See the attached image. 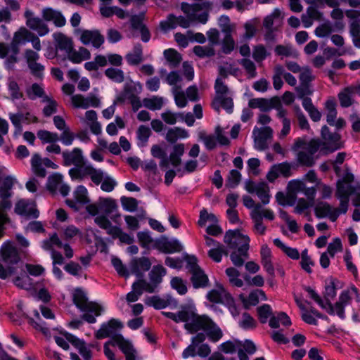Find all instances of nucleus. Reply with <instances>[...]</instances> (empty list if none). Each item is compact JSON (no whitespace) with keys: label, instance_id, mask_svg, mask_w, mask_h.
<instances>
[{"label":"nucleus","instance_id":"f257e3e1","mask_svg":"<svg viewBox=\"0 0 360 360\" xmlns=\"http://www.w3.org/2000/svg\"><path fill=\"white\" fill-rule=\"evenodd\" d=\"M180 309L177 313L162 311V314L176 323L184 322V328L189 334H195L200 330L205 332L209 324H212V319L209 316L197 313L194 304H181Z\"/></svg>","mask_w":360,"mask_h":360},{"label":"nucleus","instance_id":"f03ea898","mask_svg":"<svg viewBox=\"0 0 360 360\" xmlns=\"http://www.w3.org/2000/svg\"><path fill=\"white\" fill-rule=\"evenodd\" d=\"M321 138H313L305 147L307 153L313 156L319 150L321 155L326 156L344 148L341 135L338 132H331L327 125L321 130Z\"/></svg>","mask_w":360,"mask_h":360},{"label":"nucleus","instance_id":"7ed1b4c3","mask_svg":"<svg viewBox=\"0 0 360 360\" xmlns=\"http://www.w3.org/2000/svg\"><path fill=\"white\" fill-rule=\"evenodd\" d=\"M224 242L226 243L231 249L237 248V252L233 251L231 253L230 259L236 266H242L245 262L242 256L245 257L248 256L250 242V237L243 234L239 229H230L226 232L224 237Z\"/></svg>","mask_w":360,"mask_h":360},{"label":"nucleus","instance_id":"20e7f679","mask_svg":"<svg viewBox=\"0 0 360 360\" xmlns=\"http://www.w3.org/2000/svg\"><path fill=\"white\" fill-rule=\"evenodd\" d=\"M72 302L76 307L84 313L81 316L82 319L89 323H96V317L101 316L104 310L97 302L89 301L85 292L79 287L74 290Z\"/></svg>","mask_w":360,"mask_h":360},{"label":"nucleus","instance_id":"39448f33","mask_svg":"<svg viewBox=\"0 0 360 360\" xmlns=\"http://www.w3.org/2000/svg\"><path fill=\"white\" fill-rule=\"evenodd\" d=\"M354 181V175L347 167L342 178L339 179L336 182L335 193L340 191L344 195L347 196V198H349L350 196L354 195L357 192H360V183L352 184Z\"/></svg>","mask_w":360,"mask_h":360},{"label":"nucleus","instance_id":"423d86ee","mask_svg":"<svg viewBox=\"0 0 360 360\" xmlns=\"http://www.w3.org/2000/svg\"><path fill=\"white\" fill-rule=\"evenodd\" d=\"M342 288L341 282L336 278L330 276L325 280L324 291L323 292L324 303L326 309L325 310L331 316L335 315L333 304L331 300L337 295V290Z\"/></svg>","mask_w":360,"mask_h":360},{"label":"nucleus","instance_id":"0eeeda50","mask_svg":"<svg viewBox=\"0 0 360 360\" xmlns=\"http://www.w3.org/2000/svg\"><path fill=\"white\" fill-rule=\"evenodd\" d=\"M153 248L165 254L181 252L184 246L177 238L169 239L165 235H162L155 240Z\"/></svg>","mask_w":360,"mask_h":360},{"label":"nucleus","instance_id":"6e6552de","mask_svg":"<svg viewBox=\"0 0 360 360\" xmlns=\"http://www.w3.org/2000/svg\"><path fill=\"white\" fill-rule=\"evenodd\" d=\"M25 58L31 74L36 78L42 79L45 67L37 62L39 58V53L32 49H26L25 51Z\"/></svg>","mask_w":360,"mask_h":360},{"label":"nucleus","instance_id":"1a4fd4ad","mask_svg":"<svg viewBox=\"0 0 360 360\" xmlns=\"http://www.w3.org/2000/svg\"><path fill=\"white\" fill-rule=\"evenodd\" d=\"M123 326L124 325L120 320L111 318L108 321L101 323L100 328L95 333V338L97 340L109 338L110 335L120 331Z\"/></svg>","mask_w":360,"mask_h":360},{"label":"nucleus","instance_id":"9d476101","mask_svg":"<svg viewBox=\"0 0 360 360\" xmlns=\"http://www.w3.org/2000/svg\"><path fill=\"white\" fill-rule=\"evenodd\" d=\"M26 18V25L31 30L37 31L40 37L47 34L49 32L48 25L39 17H34V13L31 10H26L24 13Z\"/></svg>","mask_w":360,"mask_h":360},{"label":"nucleus","instance_id":"9b49d317","mask_svg":"<svg viewBox=\"0 0 360 360\" xmlns=\"http://www.w3.org/2000/svg\"><path fill=\"white\" fill-rule=\"evenodd\" d=\"M1 255L4 262L16 264L20 259L16 248L10 240L4 242L1 248Z\"/></svg>","mask_w":360,"mask_h":360},{"label":"nucleus","instance_id":"f8f14e48","mask_svg":"<svg viewBox=\"0 0 360 360\" xmlns=\"http://www.w3.org/2000/svg\"><path fill=\"white\" fill-rule=\"evenodd\" d=\"M63 158V165L65 167L74 165L75 166H79L80 165H84L86 160L83 156V153L81 148H75L71 152L68 150L62 153Z\"/></svg>","mask_w":360,"mask_h":360},{"label":"nucleus","instance_id":"ddd939ff","mask_svg":"<svg viewBox=\"0 0 360 360\" xmlns=\"http://www.w3.org/2000/svg\"><path fill=\"white\" fill-rule=\"evenodd\" d=\"M252 134L255 135V143L257 145V148L262 150L266 148V141L272 137L273 130L268 126L261 129L255 127Z\"/></svg>","mask_w":360,"mask_h":360},{"label":"nucleus","instance_id":"4468645a","mask_svg":"<svg viewBox=\"0 0 360 360\" xmlns=\"http://www.w3.org/2000/svg\"><path fill=\"white\" fill-rule=\"evenodd\" d=\"M335 195L340 200V205L338 208H333L330 216V221L332 222L336 221L340 214L347 213L349 202V198H347V196L344 195L340 191L338 193H335Z\"/></svg>","mask_w":360,"mask_h":360},{"label":"nucleus","instance_id":"2eb2a0df","mask_svg":"<svg viewBox=\"0 0 360 360\" xmlns=\"http://www.w3.org/2000/svg\"><path fill=\"white\" fill-rule=\"evenodd\" d=\"M191 281L193 288H205L209 285V278L202 268L191 273Z\"/></svg>","mask_w":360,"mask_h":360},{"label":"nucleus","instance_id":"dca6fc26","mask_svg":"<svg viewBox=\"0 0 360 360\" xmlns=\"http://www.w3.org/2000/svg\"><path fill=\"white\" fill-rule=\"evenodd\" d=\"M137 86H139L138 89L136 85L132 86L126 84L123 91L116 97L113 104L115 105L117 104H123L126 99L129 101V97L131 95H133L135 92L137 94L140 93L142 90V86L139 82L137 83Z\"/></svg>","mask_w":360,"mask_h":360},{"label":"nucleus","instance_id":"f3484780","mask_svg":"<svg viewBox=\"0 0 360 360\" xmlns=\"http://www.w3.org/2000/svg\"><path fill=\"white\" fill-rule=\"evenodd\" d=\"M137 86H139L138 89L136 85L132 86L126 84L123 91L116 97L113 104L115 105L117 104H123L126 99L129 101V97L131 95H133L135 92L137 94L140 93L142 90V86L139 82L137 83Z\"/></svg>","mask_w":360,"mask_h":360},{"label":"nucleus","instance_id":"a211bd4d","mask_svg":"<svg viewBox=\"0 0 360 360\" xmlns=\"http://www.w3.org/2000/svg\"><path fill=\"white\" fill-rule=\"evenodd\" d=\"M137 86H139L138 89L136 85L132 86L126 84L123 91L116 97L113 104L115 105L117 104H123L126 99L129 101V97L131 95H133L135 92L137 94L140 93L142 90V86L139 82L137 83Z\"/></svg>","mask_w":360,"mask_h":360},{"label":"nucleus","instance_id":"6ab92c4d","mask_svg":"<svg viewBox=\"0 0 360 360\" xmlns=\"http://www.w3.org/2000/svg\"><path fill=\"white\" fill-rule=\"evenodd\" d=\"M262 205L259 203L255 206L251 213V217L255 222V228L261 235H264L266 231V226L263 224V216Z\"/></svg>","mask_w":360,"mask_h":360},{"label":"nucleus","instance_id":"aec40b11","mask_svg":"<svg viewBox=\"0 0 360 360\" xmlns=\"http://www.w3.org/2000/svg\"><path fill=\"white\" fill-rule=\"evenodd\" d=\"M280 323L285 327L292 325L290 318L284 311H279L277 314V316H271V319L269 320V326L271 328H278L280 326Z\"/></svg>","mask_w":360,"mask_h":360},{"label":"nucleus","instance_id":"412c9836","mask_svg":"<svg viewBox=\"0 0 360 360\" xmlns=\"http://www.w3.org/2000/svg\"><path fill=\"white\" fill-rule=\"evenodd\" d=\"M333 211V207L328 202L324 201L318 202L314 207V214L318 219L328 217L330 219Z\"/></svg>","mask_w":360,"mask_h":360},{"label":"nucleus","instance_id":"4be33fe9","mask_svg":"<svg viewBox=\"0 0 360 360\" xmlns=\"http://www.w3.org/2000/svg\"><path fill=\"white\" fill-rule=\"evenodd\" d=\"M166 274L167 269L162 265H155L148 274L150 281L159 285L162 282L163 277Z\"/></svg>","mask_w":360,"mask_h":360},{"label":"nucleus","instance_id":"5701e85b","mask_svg":"<svg viewBox=\"0 0 360 360\" xmlns=\"http://www.w3.org/2000/svg\"><path fill=\"white\" fill-rule=\"evenodd\" d=\"M220 103V105L227 113L231 114L233 111V101L231 97L216 96L212 103V107L214 110L219 111V108L215 107V103Z\"/></svg>","mask_w":360,"mask_h":360},{"label":"nucleus","instance_id":"b1692460","mask_svg":"<svg viewBox=\"0 0 360 360\" xmlns=\"http://www.w3.org/2000/svg\"><path fill=\"white\" fill-rule=\"evenodd\" d=\"M256 310L258 319L262 324L266 323L269 319L274 316L272 307L269 304H262Z\"/></svg>","mask_w":360,"mask_h":360},{"label":"nucleus","instance_id":"393cba45","mask_svg":"<svg viewBox=\"0 0 360 360\" xmlns=\"http://www.w3.org/2000/svg\"><path fill=\"white\" fill-rule=\"evenodd\" d=\"M164 56L172 68L179 66L182 60L181 55L175 49L169 48L164 51Z\"/></svg>","mask_w":360,"mask_h":360},{"label":"nucleus","instance_id":"a878e982","mask_svg":"<svg viewBox=\"0 0 360 360\" xmlns=\"http://www.w3.org/2000/svg\"><path fill=\"white\" fill-rule=\"evenodd\" d=\"M239 298L243 303L244 309L247 310L250 309L251 307L257 306L259 302V298L256 289L250 291L247 297L243 294H240Z\"/></svg>","mask_w":360,"mask_h":360},{"label":"nucleus","instance_id":"bb28decb","mask_svg":"<svg viewBox=\"0 0 360 360\" xmlns=\"http://www.w3.org/2000/svg\"><path fill=\"white\" fill-rule=\"evenodd\" d=\"M7 89L12 101L23 98L24 94L20 90L18 82L13 78H9L7 82Z\"/></svg>","mask_w":360,"mask_h":360},{"label":"nucleus","instance_id":"cd10ccee","mask_svg":"<svg viewBox=\"0 0 360 360\" xmlns=\"http://www.w3.org/2000/svg\"><path fill=\"white\" fill-rule=\"evenodd\" d=\"M31 165L33 172L35 174L36 176L41 178L46 176V170L41 165V158L39 154L35 153L33 155L31 159Z\"/></svg>","mask_w":360,"mask_h":360},{"label":"nucleus","instance_id":"c85d7f7f","mask_svg":"<svg viewBox=\"0 0 360 360\" xmlns=\"http://www.w3.org/2000/svg\"><path fill=\"white\" fill-rule=\"evenodd\" d=\"M151 262L148 257H134L131 260L130 269L136 266L139 271H148L151 268Z\"/></svg>","mask_w":360,"mask_h":360},{"label":"nucleus","instance_id":"c756f323","mask_svg":"<svg viewBox=\"0 0 360 360\" xmlns=\"http://www.w3.org/2000/svg\"><path fill=\"white\" fill-rule=\"evenodd\" d=\"M347 17L356 20H353L350 24V34L352 37L360 35V20L358 19L359 13L356 11L347 12Z\"/></svg>","mask_w":360,"mask_h":360},{"label":"nucleus","instance_id":"7c9ffc66","mask_svg":"<svg viewBox=\"0 0 360 360\" xmlns=\"http://www.w3.org/2000/svg\"><path fill=\"white\" fill-rule=\"evenodd\" d=\"M152 134L150 129L146 125H140L136 131V137L140 143H138L139 147L146 146L150 136Z\"/></svg>","mask_w":360,"mask_h":360},{"label":"nucleus","instance_id":"2f4dec72","mask_svg":"<svg viewBox=\"0 0 360 360\" xmlns=\"http://www.w3.org/2000/svg\"><path fill=\"white\" fill-rule=\"evenodd\" d=\"M73 195L75 199L81 205H87L90 202V199L88 197V191L83 185L77 186L74 191Z\"/></svg>","mask_w":360,"mask_h":360},{"label":"nucleus","instance_id":"473e14b6","mask_svg":"<svg viewBox=\"0 0 360 360\" xmlns=\"http://www.w3.org/2000/svg\"><path fill=\"white\" fill-rule=\"evenodd\" d=\"M207 328L205 332L212 342H217L222 338V330L213 321L212 324L210 323Z\"/></svg>","mask_w":360,"mask_h":360},{"label":"nucleus","instance_id":"72a5a7b5","mask_svg":"<svg viewBox=\"0 0 360 360\" xmlns=\"http://www.w3.org/2000/svg\"><path fill=\"white\" fill-rule=\"evenodd\" d=\"M145 304L148 307H153L156 310L165 309L168 307V302L158 295L147 297L145 299Z\"/></svg>","mask_w":360,"mask_h":360},{"label":"nucleus","instance_id":"f704fd0d","mask_svg":"<svg viewBox=\"0 0 360 360\" xmlns=\"http://www.w3.org/2000/svg\"><path fill=\"white\" fill-rule=\"evenodd\" d=\"M186 262V269L191 274L201 267L198 265V257L194 255H189L187 252L183 253V262Z\"/></svg>","mask_w":360,"mask_h":360},{"label":"nucleus","instance_id":"c9c22d12","mask_svg":"<svg viewBox=\"0 0 360 360\" xmlns=\"http://www.w3.org/2000/svg\"><path fill=\"white\" fill-rule=\"evenodd\" d=\"M143 105L145 108L150 110H158L162 108L163 99L162 97L157 96H153L151 98H145L143 99Z\"/></svg>","mask_w":360,"mask_h":360},{"label":"nucleus","instance_id":"e433bc0d","mask_svg":"<svg viewBox=\"0 0 360 360\" xmlns=\"http://www.w3.org/2000/svg\"><path fill=\"white\" fill-rule=\"evenodd\" d=\"M63 175L60 173H53L49 176L46 187L51 193H56L58 186L63 181Z\"/></svg>","mask_w":360,"mask_h":360},{"label":"nucleus","instance_id":"4c0bfd02","mask_svg":"<svg viewBox=\"0 0 360 360\" xmlns=\"http://www.w3.org/2000/svg\"><path fill=\"white\" fill-rule=\"evenodd\" d=\"M25 92L31 101L44 96V90L38 83H33L30 87L26 88Z\"/></svg>","mask_w":360,"mask_h":360},{"label":"nucleus","instance_id":"58836bf2","mask_svg":"<svg viewBox=\"0 0 360 360\" xmlns=\"http://www.w3.org/2000/svg\"><path fill=\"white\" fill-rule=\"evenodd\" d=\"M57 48L62 51H65L68 53L72 51L73 44L71 39L60 33L56 39Z\"/></svg>","mask_w":360,"mask_h":360},{"label":"nucleus","instance_id":"ea45409f","mask_svg":"<svg viewBox=\"0 0 360 360\" xmlns=\"http://www.w3.org/2000/svg\"><path fill=\"white\" fill-rule=\"evenodd\" d=\"M101 210H103L105 215L112 214L117 209V205L115 200L111 198H99Z\"/></svg>","mask_w":360,"mask_h":360},{"label":"nucleus","instance_id":"a19ab883","mask_svg":"<svg viewBox=\"0 0 360 360\" xmlns=\"http://www.w3.org/2000/svg\"><path fill=\"white\" fill-rule=\"evenodd\" d=\"M111 263L120 276L124 277L125 278L129 277L130 274L129 270L120 258L117 257H112Z\"/></svg>","mask_w":360,"mask_h":360},{"label":"nucleus","instance_id":"79ce46f5","mask_svg":"<svg viewBox=\"0 0 360 360\" xmlns=\"http://www.w3.org/2000/svg\"><path fill=\"white\" fill-rule=\"evenodd\" d=\"M111 263L120 276L124 277L125 278L129 277L130 274L129 270L120 258L117 257H112Z\"/></svg>","mask_w":360,"mask_h":360},{"label":"nucleus","instance_id":"37998d69","mask_svg":"<svg viewBox=\"0 0 360 360\" xmlns=\"http://www.w3.org/2000/svg\"><path fill=\"white\" fill-rule=\"evenodd\" d=\"M257 197L261 200L263 205H267L269 203L270 194L267 184L262 181L259 183V188L255 193Z\"/></svg>","mask_w":360,"mask_h":360},{"label":"nucleus","instance_id":"c03bdc74","mask_svg":"<svg viewBox=\"0 0 360 360\" xmlns=\"http://www.w3.org/2000/svg\"><path fill=\"white\" fill-rule=\"evenodd\" d=\"M198 138L204 142L205 148L208 150H212L217 147V139L214 135H207L205 131L198 133Z\"/></svg>","mask_w":360,"mask_h":360},{"label":"nucleus","instance_id":"a18cd8bd","mask_svg":"<svg viewBox=\"0 0 360 360\" xmlns=\"http://www.w3.org/2000/svg\"><path fill=\"white\" fill-rule=\"evenodd\" d=\"M105 75L107 77L116 83H122L124 79V72L120 69L109 68L105 70Z\"/></svg>","mask_w":360,"mask_h":360},{"label":"nucleus","instance_id":"49530a36","mask_svg":"<svg viewBox=\"0 0 360 360\" xmlns=\"http://www.w3.org/2000/svg\"><path fill=\"white\" fill-rule=\"evenodd\" d=\"M120 202L123 209L130 212L136 211L139 205L138 200L132 197L122 196Z\"/></svg>","mask_w":360,"mask_h":360},{"label":"nucleus","instance_id":"de8ad7c7","mask_svg":"<svg viewBox=\"0 0 360 360\" xmlns=\"http://www.w3.org/2000/svg\"><path fill=\"white\" fill-rule=\"evenodd\" d=\"M38 138L44 143H53L59 140L57 133L41 129L37 132Z\"/></svg>","mask_w":360,"mask_h":360},{"label":"nucleus","instance_id":"09e8293b","mask_svg":"<svg viewBox=\"0 0 360 360\" xmlns=\"http://www.w3.org/2000/svg\"><path fill=\"white\" fill-rule=\"evenodd\" d=\"M352 93L351 88L346 87L343 91L338 94V98L342 108H348L352 105Z\"/></svg>","mask_w":360,"mask_h":360},{"label":"nucleus","instance_id":"8fccbe9b","mask_svg":"<svg viewBox=\"0 0 360 360\" xmlns=\"http://www.w3.org/2000/svg\"><path fill=\"white\" fill-rule=\"evenodd\" d=\"M275 53L277 56H285V57H293L297 58L298 56L297 52L293 50L290 46L277 45L274 49Z\"/></svg>","mask_w":360,"mask_h":360},{"label":"nucleus","instance_id":"3c124183","mask_svg":"<svg viewBox=\"0 0 360 360\" xmlns=\"http://www.w3.org/2000/svg\"><path fill=\"white\" fill-rule=\"evenodd\" d=\"M297 156V162L302 166L311 167L315 164L314 156L307 152L300 151Z\"/></svg>","mask_w":360,"mask_h":360},{"label":"nucleus","instance_id":"603ef678","mask_svg":"<svg viewBox=\"0 0 360 360\" xmlns=\"http://www.w3.org/2000/svg\"><path fill=\"white\" fill-rule=\"evenodd\" d=\"M241 180V174L236 169H231L226 179V186L235 188Z\"/></svg>","mask_w":360,"mask_h":360},{"label":"nucleus","instance_id":"864d4df0","mask_svg":"<svg viewBox=\"0 0 360 360\" xmlns=\"http://www.w3.org/2000/svg\"><path fill=\"white\" fill-rule=\"evenodd\" d=\"M269 55L267 52L266 48L263 44H258L254 46L252 51V58L254 60L260 63L266 59V58Z\"/></svg>","mask_w":360,"mask_h":360},{"label":"nucleus","instance_id":"5fc2aeb1","mask_svg":"<svg viewBox=\"0 0 360 360\" xmlns=\"http://www.w3.org/2000/svg\"><path fill=\"white\" fill-rule=\"evenodd\" d=\"M193 53L199 58L212 57L215 55V51L212 46H195L193 49Z\"/></svg>","mask_w":360,"mask_h":360},{"label":"nucleus","instance_id":"6e6d98bb","mask_svg":"<svg viewBox=\"0 0 360 360\" xmlns=\"http://www.w3.org/2000/svg\"><path fill=\"white\" fill-rule=\"evenodd\" d=\"M170 285L180 295H184L188 292L186 285L180 277H173L170 281Z\"/></svg>","mask_w":360,"mask_h":360},{"label":"nucleus","instance_id":"4d7b16f0","mask_svg":"<svg viewBox=\"0 0 360 360\" xmlns=\"http://www.w3.org/2000/svg\"><path fill=\"white\" fill-rule=\"evenodd\" d=\"M60 333L65 338L67 341L71 343L78 351L79 350V348L83 347L86 345V342L83 339H79L68 331L65 330Z\"/></svg>","mask_w":360,"mask_h":360},{"label":"nucleus","instance_id":"13d9d810","mask_svg":"<svg viewBox=\"0 0 360 360\" xmlns=\"http://www.w3.org/2000/svg\"><path fill=\"white\" fill-rule=\"evenodd\" d=\"M207 221L217 223L218 221V219L215 214L212 213H208L207 210L205 208H203L200 212L198 224L200 227H203L205 226Z\"/></svg>","mask_w":360,"mask_h":360},{"label":"nucleus","instance_id":"bf43d9fd","mask_svg":"<svg viewBox=\"0 0 360 360\" xmlns=\"http://www.w3.org/2000/svg\"><path fill=\"white\" fill-rule=\"evenodd\" d=\"M224 300L226 305L231 315L233 316L239 315L240 311L238 310V307L235 302L233 297L229 292H227L224 295Z\"/></svg>","mask_w":360,"mask_h":360},{"label":"nucleus","instance_id":"052dcab7","mask_svg":"<svg viewBox=\"0 0 360 360\" xmlns=\"http://www.w3.org/2000/svg\"><path fill=\"white\" fill-rule=\"evenodd\" d=\"M137 238L139 240L141 247L146 250H148L150 244L155 241L150 236L149 231L138 232Z\"/></svg>","mask_w":360,"mask_h":360},{"label":"nucleus","instance_id":"680f3d73","mask_svg":"<svg viewBox=\"0 0 360 360\" xmlns=\"http://www.w3.org/2000/svg\"><path fill=\"white\" fill-rule=\"evenodd\" d=\"M240 326L245 330H248L255 328L257 326V323L249 313L244 312L243 314V320L240 322Z\"/></svg>","mask_w":360,"mask_h":360},{"label":"nucleus","instance_id":"e2e57ef3","mask_svg":"<svg viewBox=\"0 0 360 360\" xmlns=\"http://www.w3.org/2000/svg\"><path fill=\"white\" fill-rule=\"evenodd\" d=\"M304 290L308 293L309 297L312 299L321 308L323 309H326L324 301L316 290L312 289L310 286H304Z\"/></svg>","mask_w":360,"mask_h":360},{"label":"nucleus","instance_id":"0e129e2a","mask_svg":"<svg viewBox=\"0 0 360 360\" xmlns=\"http://www.w3.org/2000/svg\"><path fill=\"white\" fill-rule=\"evenodd\" d=\"M235 48V41L232 37L224 36L222 44L221 49L224 53L230 54Z\"/></svg>","mask_w":360,"mask_h":360},{"label":"nucleus","instance_id":"69168bd1","mask_svg":"<svg viewBox=\"0 0 360 360\" xmlns=\"http://www.w3.org/2000/svg\"><path fill=\"white\" fill-rule=\"evenodd\" d=\"M332 26L329 22H325L318 26L315 31V35L318 37H325L328 36L333 32Z\"/></svg>","mask_w":360,"mask_h":360},{"label":"nucleus","instance_id":"338daca9","mask_svg":"<svg viewBox=\"0 0 360 360\" xmlns=\"http://www.w3.org/2000/svg\"><path fill=\"white\" fill-rule=\"evenodd\" d=\"M342 244L340 238H335L333 242L330 243L328 245L327 252L333 257L337 252L342 251Z\"/></svg>","mask_w":360,"mask_h":360},{"label":"nucleus","instance_id":"774afa93","mask_svg":"<svg viewBox=\"0 0 360 360\" xmlns=\"http://www.w3.org/2000/svg\"><path fill=\"white\" fill-rule=\"evenodd\" d=\"M240 64L242 65L246 72L250 75V77H255L256 76V65L250 59L243 58L240 60Z\"/></svg>","mask_w":360,"mask_h":360}]
</instances>
